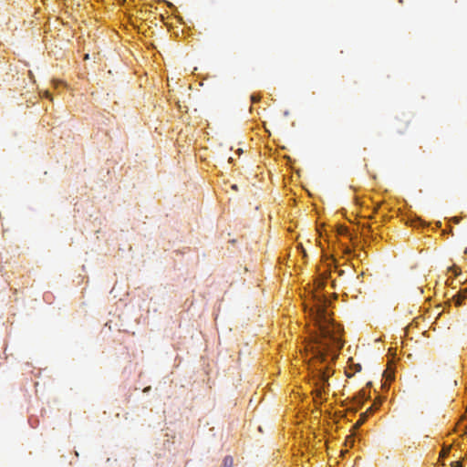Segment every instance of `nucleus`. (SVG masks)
I'll return each instance as SVG.
<instances>
[{
  "instance_id": "f257e3e1",
  "label": "nucleus",
  "mask_w": 467,
  "mask_h": 467,
  "mask_svg": "<svg viewBox=\"0 0 467 467\" xmlns=\"http://www.w3.org/2000/svg\"><path fill=\"white\" fill-rule=\"evenodd\" d=\"M311 315L314 317L320 331V339L315 358L320 362H326L327 357H330L331 360L334 361L337 358V352L343 347L341 340L342 328L330 317L326 308V300L318 299L314 307L311 308Z\"/></svg>"
},
{
  "instance_id": "f03ea898",
  "label": "nucleus",
  "mask_w": 467,
  "mask_h": 467,
  "mask_svg": "<svg viewBox=\"0 0 467 467\" xmlns=\"http://www.w3.org/2000/svg\"><path fill=\"white\" fill-rule=\"evenodd\" d=\"M466 297L467 295L465 292L460 291L456 296H453V300L455 301L456 306H461Z\"/></svg>"
},
{
  "instance_id": "7ed1b4c3",
  "label": "nucleus",
  "mask_w": 467,
  "mask_h": 467,
  "mask_svg": "<svg viewBox=\"0 0 467 467\" xmlns=\"http://www.w3.org/2000/svg\"><path fill=\"white\" fill-rule=\"evenodd\" d=\"M234 466V459L232 456H225L223 461V467H233Z\"/></svg>"
},
{
  "instance_id": "20e7f679",
  "label": "nucleus",
  "mask_w": 467,
  "mask_h": 467,
  "mask_svg": "<svg viewBox=\"0 0 467 467\" xmlns=\"http://www.w3.org/2000/svg\"><path fill=\"white\" fill-rule=\"evenodd\" d=\"M319 376H320V380L323 382V384L327 382L329 375L326 371L321 370Z\"/></svg>"
},
{
  "instance_id": "39448f33",
  "label": "nucleus",
  "mask_w": 467,
  "mask_h": 467,
  "mask_svg": "<svg viewBox=\"0 0 467 467\" xmlns=\"http://www.w3.org/2000/svg\"><path fill=\"white\" fill-rule=\"evenodd\" d=\"M384 376L387 378L388 381H391L394 379V376L391 372L385 371Z\"/></svg>"
},
{
  "instance_id": "423d86ee",
  "label": "nucleus",
  "mask_w": 467,
  "mask_h": 467,
  "mask_svg": "<svg viewBox=\"0 0 467 467\" xmlns=\"http://www.w3.org/2000/svg\"><path fill=\"white\" fill-rule=\"evenodd\" d=\"M451 467H463L462 462L461 461L452 462Z\"/></svg>"
},
{
  "instance_id": "0eeeda50",
  "label": "nucleus",
  "mask_w": 467,
  "mask_h": 467,
  "mask_svg": "<svg viewBox=\"0 0 467 467\" xmlns=\"http://www.w3.org/2000/svg\"><path fill=\"white\" fill-rule=\"evenodd\" d=\"M251 100H252L253 103H256V102H258L260 100V97L253 95L251 97Z\"/></svg>"
},
{
  "instance_id": "6e6552de",
  "label": "nucleus",
  "mask_w": 467,
  "mask_h": 467,
  "mask_svg": "<svg viewBox=\"0 0 467 467\" xmlns=\"http://www.w3.org/2000/svg\"><path fill=\"white\" fill-rule=\"evenodd\" d=\"M364 420H365V419H364V418H362L361 420H359L356 423V427L360 426V425L363 423V421H364Z\"/></svg>"
},
{
  "instance_id": "1a4fd4ad",
  "label": "nucleus",
  "mask_w": 467,
  "mask_h": 467,
  "mask_svg": "<svg viewBox=\"0 0 467 467\" xmlns=\"http://www.w3.org/2000/svg\"><path fill=\"white\" fill-rule=\"evenodd\" d=\"M356 368H357L358 371H359L361 369V366L360 365H357Z\"/></svg>"
},
{
  "instance_id": "9d476101",
  "label": "nucleus",
  "mask_w": 467,
  "mask_h": 467,
  "mask_svg": "<svg viewBox=\"0 0 467 467\" xmlns=\"http://www.w3.org/2000/svg\"><path fill=\"white\" fill-rule=\"evenodd\" d=\"M356 368H357L358 371H359L361 369V366L360 365H357Z\"/></svg>"
},
{
  "instance_id": "9b49d317",
  "label": "nucleus",
  "mask_w": 467,
  "mask_h": 467,
  "mask_svg": "<svg viewBox=\"0 0 467 467\" xmlns=\"http://www.w3.org/2000/svg\"><path fill=\"white\" fill-rule=\"evenodd\" d=\"M45 96H46L47 98H49V96H50L49 92H48V91H46V92H45Z\"/></svg>"
},
{
  "instance_id": "f8f14e48",
  "label": "nucleus",
  "mask_w": 467,
  "mask_h": 467,
  "mask_svg": "<svg viewBox=\"0 0 467 467\" xmlns=\"http://www.w3.org/2000/svg\"><path fill=\"white\" fill-rule=\"evenodd\" d=\"M462 291L465 292V294L467 295V287L464 290H462Z\"/></svg>"
},
{
  "instance_id": "ddd939ff",
  "label": "nucleus",
  "mask_w": 467,
  "mask_h": 467,
  "mask_svg": "<svg viewBox=\"0 0 467 467\" xmlns=\"http://www.w3.org/2000/svg\"><path fill=\"white\" fill-rule=\"evenodd\" d=\"M366 414H368V411H365V414L363 415L364 419H366Z\"/></svg>"
}]
</instances>
